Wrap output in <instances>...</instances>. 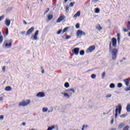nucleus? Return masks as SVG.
Returning a JSON list of instances; mask_svg holds the SVG:
<instances>
[{
    "instance_id": "ea45409f",
    "label": "nucleus",
    "mask_w": 130,
    "mask_h": 130,
    "mask_svg": "<svg viewBox=\"0 0 130 130\" xmlns=\"http://www.w3.org/2000/svg\"><path fill=\"white\" fill-rule=\"evenodd\" d=\"M85 127H88V125H83V126H82V128L81 130H84V129H85Z\"/></svg>"
},
{
    "instance_id": "09e8293b",
    "label": "nucleus",
    "mask_w": 130,
    "mask_h": 130,
    "mask_svg": "<svg viewBox=\"0 0 130 130\" xmlns=\"http://www.w3.org/2000/svg\"><path fill=\"white\" fill-rule=\"evenodd\" d=\"M114 121V119H112V120H111V124H112L113 123Z\"/></svg>"
},
{
    "instance_id": "13d9d810",
    "label": "nucleus",
    "mask_w": 130,
    "mask_h": 130,
    "mask_svg": "<svg viewBox=\"0 0 130 130\" xmlns=\"http://www.w3.org/2000/svg\"><path fill=\"white\" fill-rule=\"evenodd\" d=\"M68 1H69V0H64V3H67V2H68Z\"/></svg>"
},
{
    "instance_id": "aec40b11",
    "label": "nucleus",
    "mask_w": 130,
    "mask_h": 130,
    "mask_svg": "<svg viewBox=\"0 0 130 130\" xmlns=\"http://www.w3.org/2000/svg\"><path fill=\"white\" fill-rule=\"evenodd\" d=\"M75 4H76V2H73L70 3L69 7H71V8H73L74 6H75Z\"/></svg>"
},
{
    "instance_id": "7ed1b4c3",
    "label": "nucleus",
    "mask_w": 130,
    "mask_h": 130,
    "mask_svg": "<svg viewBox=\"0 0 130 130\" xmlns=\"http://www.w3.org/2000/svg\"><path fill=\"white\" fill-rule=\"evenodd\" d=\"M111 44L112 45L113 47H116L117 44L116 39L113 38L112 39V41L110 42L109 44V50H111Z\"/></svg>"
},
{
    "instance_id": "e2e57ef3",
    "label": "nucleus",
    "mask_w": 130,
    "mask_h": 130,
    "mask_svg": "<svg viewBox=\"0 0 130 130\" xmlns=\"http://www.w3.org/2000/svg\"><path fill=\"white\" fill-rule=\"evenodd\" d=\"M123 59H125V58H123Z\"/></svg>"
},
{
    "instance_id": "6ab92c4d",
    "label": "nucleus",
    "mask_w": 130,
    "mask_h": 130,
    "mask_svg": "<svg viewBox=\"0 0 130 130\" xmlns=\"http://www.w3.org/2000/svg\"><path fill=\"white\" fill-rule=\"evenodd\" d=\"M65 10L66 13H69V12H70V7L69 6H65Z\"/></svg>"
},
{
    "instance_id": "bb28decb",
    "label": "nucleus",
    "mask_w": 130,
    "mask_h": 130,
    "mask_svg": "<svg viewBox=\"0 0 130 130\" xmlns=\"http://www.w3.org/2000/svg\"><path fill=\"white\" fill-rule=\"evenodd\" d=\"M80 55H84V54H85V51H84L83 50H82L80 51Z\"/></svg>"
},
{
    "instance_id": "c756f323",
    "label": "nucleus",
    "mask_w": 130,
    "mask_h": 130,
    "mask_svg": "<svg viewBox=\"0 0 130 130\" xmlns=\"http://www.w3.org/2000/svg\"><path fill=\"white\" fill-rule=\"evenodd\" d=\"M100 12V9H99V8H95V13H96V14H98V13Z\"/></svg>"
},
{
    "instance_id": "6e6552de",
    "label": "nucleus",
    "mask_w": 130,
    "mask_h": 130,
    "mask_svg": "<svg viewBox=\"0 0 130 130\" xmlns=\"http://www.w3.org/2000/svg\"><path fill=\"white\" fill-rule=\"evenodd\" d=\"M79 51H80V48H75L72 50L73 53L75 54V55H78L79 54Z\"/></svg>"
},
{
    "instance_id": "39448f33",
    "label": "nucleus",
    "mask_w": 130,
    "mask_h": 130,
    "mask_svg": "<svg viewBox=\"0 0 130 130\" xmlns=\"http://www.w3.org/2000/svg\"><path fill=\"white\" fill-rule=\"evenodd\" d=\"M121 105L119 104L118 106L116 107V114L115 115V117H117V111H118V113L119 114H120V113H121Z\"/></svg>"
},
{
    "instance_id": "f8f14e48",
    "label": "nucleus",
    "mask_w": 130,
    "mask_h": 130,
    "mask_svg": "<svg viewBox=\"0 0 130 130\" xmlns=\"http://www.w3.org/2000/svg\"><path fill=\"white\" fill-rule=\"evenodd\" d=\"M38 33H39V30H36V32H35V35H34V39L35 40H37V39H38V37H37V36H38Z\"/></svg>"
},
{
    "instance_id": "c9c22d12",
    "label": "nucleus",
    "mask_w": 130,
    "mask_h": 130,
    "mask_svg": "<svg viewBox=\"0 0 130 130\" xmlns=\"http://www.w3.org/2000/svg\"><path fill=\"white\" fill-rule=\"evenodd\" d=\"M66 91H71V92H73V94L75 93V89H73V88H71V89H70L69 90H67Z\"/></svg>"
},
{
    "instance_id": "f3484780",
    "label": "nucleus",
    "mask_w": 130,
    "mask_h": 130,
    "mask_svg": "<svg viewBox=\"0 0 130 130\" xmlns=\"http://www.w3.org/2000/svg\"><path fill=\"white\" fill-rule=\"evenodd\" d=\"M52 18H53V15L51 14H49L47 17L48 21H50V20H52Z\"/></svg>"
},
{
    "instance_id": "423d86ee",
    "label": "nucleus",
    "mask_w": 130,
    "mask_h": 130,
    "mask_svg": "<svg viewBox=\"0 0 130 130\" xmlns=\"http://www.w3.org/2000/svg\"><path fill=\"white\" fill-rule=\"evenodd\" d=\"M96 49V47L95 46L93 45L91 46H90L89 48H88L86 49V52L87 53H91V52H92L94 51V50Z\"/></svg>"
},
{
    "instance_id": "473e14b6",
    "label": "nucleus",
    "mask_w": 130,
    "mask_h": 130,
    "mask_svg": "<svg viewBox=\"0 0 130 130\" xmlns=\"http://www.w3.org/2000/svg\"><path fill=\"white\" fill-rule=\"evenodd\" d=\"M75 28L79 29V28H80V23H77L75 25Z\"/></svg>"
},
{
    "instance_id": "680f3d73",
    "label": "nucleus",
    "mask_w": 130,
    "mask_h": 130,
    "mask_svg": "<svg viewBox=\"0 0 130 130\" xmlns=\"http://www.w3.org/2000/svg\"><path fill=\"white\" fill-rule=\"evenodd\" d=\"M120 61L121 62H122V60H121Z\"/></svg>"
},
{
    "instance_id": "3c124183",
    "label": "nucleus",
    "mask_w": 130,
    "mask_h": 130,
    "mask_svg": "<svg viewBox=\"0 0 130 130\" xmlns=\"http://www.w3.org/2000/svg\"><path fill=\"white\" fill-rule=\"evenodd\" d=\"M23 23L24 24H25V25H27V22H26V21H25V20H23Z\"/></svg>"
},
{
    "instance_id": "7c9ffc66",
    "label": "nucleus",
    "mask_w": 130,
    "mask_h": 130,
    "mask_svg": "<svg viewBox=\"0 0 130 130\" xmlns=\"http://www.w3.org/2000/svg\"><path fill=\"white\" fill-rule=\"evenodd\" d=\"M127 28L128 30L130 29V21H128V23L127 24Z\"/></svg>"
},
{
    "instance_id": "69168bd1",
    "label": "nucleus",
    "mask_w": 130,
    "mask_h": 130,
    "mask_svg": "<svg viewBox=\"0 0 130 130\" xmlns=\"http://www.w3.org/2000/svg\"><path fill=\"white\" fill-rule=\"evenodd\" d=\"M61 94H63V93L61 92Z\"/></svg>"
},
{
    "instance_id": "393cba45",
    "label": "nucleus",
    "mask_w": 130,
    "mask_h": 130,
    "mask_svg": "<svg viewBox=\"0 0 130 130\" xmlns=\"http://www.w3.org/2000/svg\"><path fill=\"white\" fill-rule=\"evenodd\" d=\"M69 27H65L63 29V31H62V33H64L65 32H67V31H68V30H69Z\"/></svg>"
},
{
    "instance_id": "5701e85b",
    "label": "nucleus",
    "mask_w": 130,
    "mask_h": 130,
    "mask_svg": "<svg viewBox=\"0 0 130 130\" xmlns=\"http://www.w3.org/2000/svg\"><path fill=\"white\" fill-rule=\"evenodd\" d=\"M117 39H118V42H120V34H117Z\"/></svg>"
},
{
    "instance_id": "6e6d98bb",
    "label": "nucleus",
    "mask_w": 130,
    "mask_h": 130,
    "mask_svg": "<svg viewBox=\"0 0 130 130\" xmlns=\"http://www.w3.org/2000/svg\"><path fill=\"white\" fill-rule=\"evenodd\" d=\"M21 34H22V35H23V34H25V31H22V32H21Z\"/></svg>"
},
{
    "instance_id": "58836bf2",
    "label": "nucleus",
    "mask_w": 130,
    "mask_h": 130,
    "mask_svg": "<svg viewBox=\"0 0 130 130\" xmlns=\"http://www.w3.org/2000/svg\"><path fill=\"white\" fill-rule=\"evenodd\" d=\"M63 95L64 97H68V98H70V95H69V94L65 93L63 94Z\"/></svg>"
},
{
    "instance_id": "412c9836",
    "label": "nucleus",
    "mask_w": 130,
    "mask_h": 130,
    "mask_svg": "<svg viewBox=\"0 0 130 130\" xmlns=\"http://www.w3.org/2000/svg\"><path fill=\"white\" fill-rule=\"evenodd\" d=\"M126 109L127 112H130V104H128L126 106Z\"/></svg>"
},
{
    "instance_id": "052dcab7",
    "label": "nucleus",
    "mask_w": 130,
    "mask_h": 130,
    "mask_svg": "<svg viewBox=\"0 0 130 130\" xmlns=\"http://www.w3.org/2000/svg\"><path fill=\"white\" fill-rule=\"evenodd\" d=\"M0 35H2V31H0Z\"/></svg>"
},
{
    "instance_id": "774afa93",
    "label": "nucleus",
    "mask_w": 130,
    "mask_h": 130,
    "mask_svg": "<svg viewBox=\"0 0 130 130\" xmlns=\"http://www.w3.org/2000/svg\"><path fill=\"white\" fill-rule=\"evenodd\" d=\"M41 2H42V0H41Z\"/></svg>"
},
{
    "instance_id": "603ef678",
    "label": "nucleus",
    "mask_w": 130,
    "mask_h": 130,
    "mask_svg": "<svg viewBox=\"0 0 130 130\" xmlns=\"http://www.w3.org/2000/svg\"><path fill=\"white\" fill-rule=\"evenodd\" d=\"M22 125H26V123L23 122L22 123Z\"/></svg>"
},
{
    "instance_id": "864d4df0",
    "label": "nucleus",
    "mask_w": 130,
    "mask_h": 130,
    "mask_svg": "<svg viewBox=\"0 0 130 130\" xmlns=\"http://www.w3.org/2000/svg\"><path fill=\"white\" fill-rule=\"evenodd\" d=\"M44 70H43L42 71V74H44Z\"/></svg>"
},
{
    "instance_id": "c03bdc74",
    "label": "nucleus",
    "mask_w": 130,
    "mask_h": 130,
    "mask_svg": "<svg viewBox=\"0 0 130 130\" xmlns=\"http://www.w3.org/2000/svg\"><path fill=\"white\" fill-rule=\"evenodd\" d=\"M6 35H9V28H6Z\"/></svg>"
},
{
    "instance_id": "8fccbe9b",
    "label": "nucleus",
    "mask_w": 130,
    "mask_h": 130,
    "mask_svg": "<svg viewBox=\"0 0 130 130\" xmlns=\"http://www.w3.org/2000/svg\"><path fill=\"white\" fill-rule=\"evenodd\" d=\"M70 38H71V36H68L66 37V39H70Z\"/></svg>"
},
{
    "instance_id": "cd10ccee",
    "label": "nucleus",
    "mask_w": 130,
    "mask_h": 130,
    "mask_svg": "<svg viewBox=\"0 0 130 130\" xmlns=\"http://www.w3.org/2000/svg\"><path fill=\"white\" fill-rule=\"evenodd\" d=\"M127 115V114H124L121 115L120 117H121V118H124V117H126V116Z\"/></svg>"
},
{
    "instance_id": "0eeeda50",
    "label": "nucleus",
    "mask_w": 130,
    "mask_h": 130,
    "mask_svg": "<svg viewBox=\"0 0 130 130\" xmlns=\"http://www.w3.org/2000/svg\"><path fill=\"white\" fill-rule=\"evenodd\" d=\"M36 96L39 98H43V97H45V93L43 92H39L37 94Z\"/></svg>"
},
{
    "instance_id": "bf43d9fd",
    "label": "nucleus",
    "mask_w": 130,
    "mask_h": 130,
    "mask_svg": "<svg viewBox=\"0 0 130 130\" xmlns=\"http://www.w3.org/2000/svg\"><path fill=\"white\" fill-rule=\"evenodd\" d=\"M41 69L43 70V67H41Z\"/></svg>"
},
{
    "instance_id": "4d7b16f0",
    "label": "nucleus",
    "mask_w": 130,
    "mask_h": 130,
    "mask_svg": "<svg viewBox=\"0 0 130 130\" xmlns=\"http://www.w3.org/2000/svg\"><path fill=\"white\" fill-rule=\"evenodd\" d=\"M2 100H3V98L2 97L0 98V101H2Z\"/></svg>"
},
{
    "instance_id": "dca6fc26",
    "label": "nucleus",
    "mask_w": 130,
    "mask_h": 130,
    "mask_svg": "<svg viewBox=\"0 0 130 130\" xmlns=\"http://www.w3.org/2000/svg\"><path fill=\"white\" fill-rule=\"evenodd\" d=\"M12 89L13 88L11 86H7L5 88V90L6 91H12Z\"/></svg>"
},
{
    "instance_id": "0e129e2a",
    "label": "nucleus",
    "mask_w": 130,
    "mask_h": 130,
    "mask_svg": "<svg viewBox=\"0 0 130 130\" xmlns=\"http://www.w3.org/2000/svg\"><path fill=\"white\" fill-rule=\"evenodd\" d=\"M129 19H130V15H129Z\"/></svg>"
},
{
    "instance_id": "72a5a7b5",
    "label": "nucleus",
    "mask_w": 130,
    "mask_h": 130,
    "mask_svg": "<svg viewBox=\"0 0 130 130\" xmlns=\"http://www.w3.org/2000/svg\"><path fill=\"white\" fill-rule=\"evenodd\" d=\"M128 28L126 29L125 27H123V31H124V32H128Z\"/></svg>"
},
{
    "instance_id": "ddd939ff",
    "label": "nucleus",
    "mask_w": 130,
    "mask_h": 130,
    "mask_svg": "<svg viewBox=\"0 0 130 130\" xmlns=\"http://www.w3.org/2000/svg\"><path fill=\"white\" fill-rule=\"evenodd\" d=\"M5 24L6 26H10V25L11 24V20L10 19H6L5 20Z\"/></svg>"
},
{
    "instance_id": "4468645a",
    "label": "nucleus",
    "mask_w": 130,
    "mask_h": 130,
    "mask_svg": "<svg viewBox=\"0 0 130 130\" xmlns=\"http://www.w3.org/2000/svg\"><path fill=\"white\" fill-rule=\"evenodd\" d=\"M81 16V12L78 11L74 16L73 18H77V17H80Z\"/></svg>"
},
{
    "instance_id": "2eb2a0df",
    "label": "nucleus",
    "mask_w": 130,
    "mask_h": 130,
    "mask_svg": "<svg viewBox=\"0 0 130 130\" xmlns=\"http://www.w3.org/2000/svg\"><path fill=\"white\" fill-rule=\"evenodd\" d=\"M95 29H97V30H98L99 31H101L102 27L101 26V25H100V24H98L95 26Z\"/></svg>"
},
{
    "instance_id": "f03ea898",
    "label": "nucleus",
    "mask_w": 130,
    "mask_h": 130,
    "mask_svg": "<svg viewBox=\"0 0 130 130\" xmlns=\"http://www.w3.org/2000/svg\"><path fill=\"white\" fill-rule=\"evenodd\" d=\"M30 103H31V101L30 100H26V101H22L21 102L19 103V106L21 107H25V106H28L29 105Z\"/></svg>"
},
{
    "instance_id": "4c0bfd02",
    "label": "nucleus",
    "mask_w": 130,
    "mask_h": 130,
    "mask_svg": "<svg viewBox=\"0 0 130 130\" xmlns=\"http://www.w3.org/2000/svg\"><path fill=\"white\" fill-rule=\"evenodd\" d=\"M106 73L105 72H103L102 75V79H104V78H105V75H106Z\"/></svg>"
},
{
    "instance_id": "338daca9",
    "label": "nucleus",
    "mask_w": 130,
    "mask_h": 130,
    "mask_svg": "<svg viewBox=\"0 0 130 130\" xmlns=\"http://www.w3.org/2000/svg\"><path fill=\"white\" fill-rule=\"evenodd\" d=\"M72 1H73V0H70V2H72Z\"/></svg>"
},
{
    "instance_id": "1a4fd4ad",
    "label": "nucleus",
    "mask_w": 130,
    "mask_h": 130,
    "mask_svg": "<svg viewBox=\"0 0 130 130\" xmlns=\"http://www.w3.org/2000/svg\"><path fill=\"white\" fill-rule=\"evenodd\" d=\"M33 31H34V27H31L30 28L28 29L26 33V36H28V35H30Z\"/></svg>"
},
{
    "instance_id": "c85d7f7f",
    "label": "nucleus",
    "mask_w": 130,
    "mask_h": 130,
    "mask_svg": "<svg viewBox=\"0 0 130 130\" xmlns=\"http://www.w3.org/2000/svg\"><path fill=\"white\" fill-rule=\"evenodd\" d=\"M48 111V109L46 108H43V112H47Z\"/></svg>"
},
{
    "instance_id": "a878e982",
    "label": "nucleus",
    "mask_w": 130,
    "mask_h": 130,
    "mask_svg": "<svg viewBox=\"0 0 130 130\" xmlns=\"http://www.w3.org/2000/svg\"><path fill=\"white\" fill-rule=\"evenodd\" d=\"M115 85L113 83H111L110 85V88H111V89H113V88H115Z\"/></svg>"
},
{
    "instance_id": "20e7f679",
    "label": "nucleus",
    "mask_w": 130,
    "mask_h": 130,
    "mask_svg": "<svg viewBox=\"0 0 130 130\" xmlns=\"http://www.w3.org/2000/svg\"><path fill=\"white\" fill-rule=\"evenodd\" d=\"M76 36L77 37H82V36H86V32H84L81 30H78L77 31Z\"/></svg>"
},
{
    "instance_id": "49530a36",
    "label": "nucleus",
    "mask_w": 130,
    "mask_h": 130,
    "mask_svg": "<svg viewBox=\"0 0 130 130\" xmlns=\"http://www.w3.org/2000/svg\"><path fill=\"white\" fill-rule=\"evenodd\" d=\"M49 12V8H48L47 10H46V11L44 12V14H47V13Z\"/></svg>"
},
{
    "instance_id": "a211bd4d",
    "label": "nucleus",
    "mask_w": 130,
    "mask_h": 130,
    "mask_svg": "<svg viewBox=\"0 0 130 130\" xmlns=\"http://www.w3.org/2000/svg\"><path fill=\"white\" fill-rule=\"evenodd\" d=\"M124 83H125L126 86H128V84H129V82H128V79L126 78L124 80Z\"/></svg>"
},
{
    "instance_id": "5fc2aeb1",
    "label": "nucleus",
    "mask_w": 130,
    "mask_h": 130,
    "mask_svg": "<svg viewBox=\"0 0 130 130\" xmlns=\"http://www.w3.org/2000/svg\"><path fill=\"white\" fill-rule=\"evenodd\" d=\"M98 1H99V0H94V3H97V2H98Z\"/></svg>"
},
{
    "instance_id": "a18cd8bd",
    "label": "nucleus",
    "mask_w": 130,
    "mask_h": 130,
    "mask_svg": "<svg viewBox=\"0 0 130 130\" xmlns=\"http://www.w3.org/2000/svg\"><path fill=\"white\" fill-rule=\"evenodd\" d=\"M3 72H6V66L3 67L2 68Z\"/></svg>"
},
{
    "instance_id": "a19ab883",
    "label": "nucleus",
    "mask_w": 130,
    "mask_h": 130,
    "mask_svg": "<svg viewBox=\"0 0 130 130\" xmlns=\"http://www.w3.org/2000/svg\"><path fill=\"white\" fill-rule=\"evenodd\" d=\"M110 97H111V94H108L106 96V98H110Z\"/></svg>"
},
{
    "instance_id": "4be33fe9",
    "label": "nucleus",
    "mask_w": 130,
    "mask_h": 130,
    "mask_svg": "<svg viewBox=\"0 0 130 130\" xmlns=\"http://www.w3.org/2000/svg\"><path fill=\"white\" fill-rule=\"evenodd\" d=\"M65 88H69L70 84L68 82H66L64 84Z\"/></svg>"
},
{
    "instance_id": "9b49d317",
    "label": "nucleus",
    "mask_w": 130,
    "mask_h": 130,
    "mask_svg": "<svg viewBox=\"0 0 130 130\" xmlns=\"http://www.w3.org/2000/svg\"><path fill=\"white\" fill-rule=\"evenodd\" d=\"M64 19V16L62 15L61 16H59L58 18L57 19L56 22L57 23H60L61 21H63V20Z\"/></svg>"
},
{
    "instance_id": "9d476101",
    "label": "nucleus",
    "mask_w": 130,
    "mask_h": 130,
    "mask_svg": "<svg viewBox=\"0 0 130 130\" xmlns=\"http://www.w3.org/2000/svg\"><path fill=\"white\" fill-rule=\"evenodd\" d=\"M8 42V41H6L4 43L5 44V47H8V46H9V47H12V42H13V40H10V43L9 44L7 43Z\"/></svg>"
},
{
    "instance_id": "79ce46f5",
    "label": "nucleus",
    "mask_w": 130,
    "mask_h": 130,
    "mask_svg": "<svg viewBox=\"0 0 130 130\" xmlns=\"http://www.w3.org/2000/svg\"><path fill=\"white\" fill-rule=\"evenodd\" d=\"M61 32H62V29H60L59 30H58V31H57V34L58 35H59V34H60V33H61Z\"/></svg>"
},
{
    "instance_id": "f257e3e1",
    "label": "nucleus",
    "mask_w": 130,
    "mask_h": 130,
    "mask_svg": "<svg viewBox=\"0 0 130 130\" xmlns=\"http://www.w3.org/2000/svg\"><path fill=\"white\" fill-rule=\"evenodd\" d=\"M117 53H118V49L113 48L111 51L112 59L115 60L117 58Z\"/></svg>"
},
{
    "instance_id": "37998d69",
    "label": "nucleus",
    "mask_w": 130,
    "mask_h": 130,
    "mask_svg": "<svg viewBox=\"0 0 130 130\" xmlns=\"http://www.w3.org/2000/svg\"><path fill=\"white\" fill-rule=\"evenodd\" d=\"M4 18H5L4 15H2L1 16H0V21H2V20H3V19H4Z\"/></svg>"
},
{
    "instance_id": "e433bc0d",
    "label": "nucleus",
    "mask_w": 130,
    "mask_h": 130,
    "mask_svg": "<svg viewBox=\"0 0 130 130\" xmlns=\"http://www.w3.org/2000/svg\"><path fill=\"white\" fill-rule=\"evenodd\" d=\"M54 126H52L51 127H49L47 129V130H52L53 128H54Z\"/></svg>"
},
{
    "instance_id": "de8ad7c7",
    "label": "nucleus",
    "mask_w": 130,
    "mask_h": 130,
    "mask_svg": "<svg viewBox=\"0 0 130 130\" xmlns=\"http://www.w3.org/2000/svg\"><path fill=\"white\" fill-rule=\"evenodd\" d=\"M0 119H4V115L0 116Z\"/></svg>"
},
{
    "instance_id": "f704fd0d",
    "label": "nucleus",
    "mask_w": 130,
    "mask_h": 130,
    "mask_svg": "<svg viewBox=\"0 0 130 130\" xmlns=\"http://www.w3.org/2000/svg\"><path fill=\"white\" fill-rule=\"evenodd\" d=\"M91 79H96V75L95 74H92L91 75Z\"/></svg>"
},
{
    "instance_id": "b1692460",
    "label": "nucleus",
    "mask_w": 130,
    "mask_h": 130,
    "mask_svg": "<svg viewBox=\"0 0 130 130\" xmlns=\"http://www.w3.org/2000/svg\"><path fill=\"white\" fill-rule=\"evenodd\" d=\"M3 41H4V37L3 36H0V44L3 43Z\"/></svg>"
},
{
    "instance_id": "2f4dec72",
    "label": "nucleus",
    "mask_w": 130,
    "mask_h": 130,
    "mask_svg": "<svg viewBox=\"0 0 130 130\" xmlns=\"http://www.w3.org/2000/svg\"><path fill=\"white\" fill-rule=\"evenodd\" d=\"M117 87L118 88H121V87H122V84L121 83H118Z\"/></svg>"
}]
</instances>
